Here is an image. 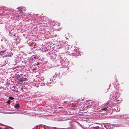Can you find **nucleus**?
I'll return each instance as SVG.
<instances>
[{
  "label": "nucleus",
  "mask_w": 129,
  "mask_h": 129,
  "mask_svg": "<svg viewBox=\"0 0 129 129\" xmlns=\"http://www.w3.org/2000/svg\"><path fill=\"white\" fill-rule=\"evenodd\" d=\"M93 103V102H90L87 105L86 107V108H88L91 107H92L91 106H92V104Z\"/></svg>",
  "instance_id": "f257e3e1"
},
{
  "label": "nucleus",
  "mask_w": 129,
  "mask_h": 129,
  "mask_svg": "<svg viewBox=\"0 0 129 129\" xmlns=\"http://www.w3.org/2000/svg\"><path fill=\"white\" fill-rule=\"evenodd\" d=\"M27 79L26 78H20L19 81L20 82H22L26 80Z\"/></svg>",
  "instance_id": "f03ea898"
},
{
  "label": "nucleus",
  "mask_w": 129,
  "mask_h": 129,
  "mask_svg": "<svg viewBox=\"0 0 129 129\" xmlns=\"http://www.w3.org/2000/svg\"><path fill=\"white\" fill-rule=\"evenodd\" d=\"M19 107V104H16L14 106L15 108L16 109L18 108Z\"/></svg>",
  "instance_id": "7ed1b4c3"
},
{
  "label": "nucleus",
  "mask_w": 129,
  "mask_h": 129,
  "mask_svg": "<svg viewBox=\"0 0 129 129\" xmlns=\"http://www.w3.org/2000/svg\"><path fill=\"white\" fill-rule=\"evenodd\" d=\"M18 9V12L19 13H21L22 10V9L20 7H18L17 8Z\"/></svg>",
  "instance_id": "20e7f679"
},
{
  "label": "nucleus",
  "mask_w": 129,
  "mask_h": 129,
  "mask_svg": "<svg viewBox=\"0 0 129 129\" xmlns=\"http://www.w3.org/2000/svg\"><path fill=\"white\" fill-rule=\"evenodd\" d=\"M13 55V54L12 53V52H11L9 53L7 56L8 57H11Z\"/></svg>",
  "instance_id": "39448f33"
},
{
  "label": "nucleus",
  "mask_w": 129,
  "mask_h": 129,
  "mask_svg": "<svg viewBox=\"0 0 129 129\" xmlns=\"http://www.w3.org/2000/svg\"><path fill=\"white\" fill-rule=\"evenodd\" d=\"M117 109H115V110L116 112H118L120 110V109L119 108L118 109V108H117Z\"/></svg>",
  "instance_id": "423d86ee"
},
{
  "label": "nucleus",
  "mask_w": 129,
  "mask_h": 129,
  "mask_svg": "<svg viewBox=\"0 0 129 129\" xmlns=\"http://www.w3.org/2000/svg\"><path fill=\"white\" fill-rule=\"evenodd\" d=\"M5 51H3L0 52V54L2 55L4 53V52Z\"/></svg>",
  "instance_id": "0eeeda50"
},
{
  "label": "nucleus",
  "mask_w": 129,
  "mask_h": 129,
  "mask_svg": "<svg viewBox=\"0 0 129 129\" xmlns=\"http://www.w3.org/2000/svg\"><path fill=\"white\" fill-rule=\"evenodd\" d=\"M47 85L48 86H51V83H50V84L49 82L47 83Z\"/></svg>",
  "instance_id": "6e6552de"
},
{
  "label": "nucleus",
  "mask_w": 129,
  "mask_h": 129,
  "mask_svg": "<svg viewBox=\"0 0 129 129\" xmlns=\"http://www.w3.org/2000/svg\"><path fill=\"white\" fill-rule=\"evenodd\" d=\"M109 104V103H108V102H107V103H106V104H104V106H106L107 105H108Z\"/></svg>",
  "instance_id": "1a4fd4ad"
},
{
  "label": "nucleus",
  "mask_w": 129,
  "mask_h": 129,
  "mask_svg": "<svg viewBox=\"0 0 129 129\" xmlns=\"http://www.w3.org/2000/svg\"><path fill=\"white\" fill-rule=\"evenodd\" d=\"M107 109V108H103V109H101V110H105V111H106V110Z\"/></svg>",
  "instance_id": "9d476101"
},
{
  "label": "nucleus",
  "mask_w": 129,
  "mask_h": 129,
  "mask_svg": "<svg viewBox=\"0 0 129 129\" xmlns=\"http://www.w3.org/2000/svg\"><path fill=\"white\" fill-rule=\"evenodd\" d=\"M110 105H111V106L113 107V106H114V104L113 103H112Z\"/></svg>",
  "instance_id": "9b49d317"
},
{
  "label": "nucleus",
  "mask_w": 129,
  "mask_h": 129,
  "mask_svg": "<svg viewBox=\"0 0 129 129\" xmlns=\"http://www.w3.org/2000/svg\"><path fill=\"white\" fill-rule=\"evenodd\" d=\"M8 62V61L6 60H5V64H4V66H5L6 63H7V62Z\"/></svg>",
  "instance_id": "f8f14e48"
},
{
  "label": "nucleus",
  "mask_w": 129,
  "mask_h": 129,
  "mask_svg": "<svg viewBox=\"0 0 129 129\" xmlns=\"http://www.w3.org/2000/svg\"><path fill=\"white\" fill-rule=\"evenodd\" d=\"M9 99H10L11 100H12L14 98L13 97H9Z\"/></svg>",
  "instance_id": "ddd939ff"
},
{
  "label": "nucleus",
  "mask_w": 129,
  "mask_h": 129,
  "mask_svg": "<svg viewBox=\"0 0 129 129\" xmlns=\"http://www.w3.org/2000/svg\"><path fill=\"white\" fill-rule=\"evenodd\" d=\"M20 77V75H17L16 76V77L17 78V79H18V78L19 77Z\"/></svg>",
  "instance_id": "4468645a"
},
{
  "label": "nucleus",
  "mask_w": 129,
  "mask_h": 129,
  "mask_svg": "<svg viewBox=\"0 0 129 129\" xmlns=\"http://www.w3.org/2000/svg\"><path fill=\"white\" fill-rule=\"evenodd\" d=\"M10 101L9 100L7 102V103L8 104H9L10 102Z\"/></svg>",
  "instance_id": "2eb2a0df"
},
{
  "label": "nucleus",
  "mask_w": 129,
  "mask_h": 129,
  "mask_svg": "<svg viewBox=\"0 0 129 129\" xmlns=\"http://www.w3.org/2000/svg\"><path fill=\"white\" fill-rule=\"evenodd\" d=\"M8 55H5V56H3V57H7V56H7Z\"/></svg>",
  "instance_id": "dca6fc26"
}]
</instances>
